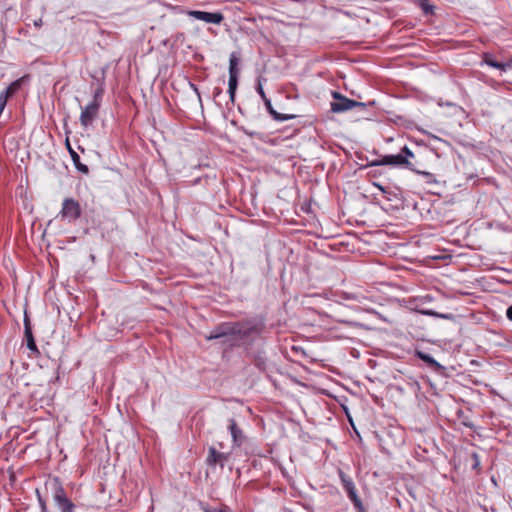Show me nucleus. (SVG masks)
Wrapping results in <instances>:
<instances>
[{
	"instance_id": "obj_30",
	"label": "nucleus",
	"mask_w": 512,
	"mask_h": 512,
	"mask_svg": "<svg viewBox=\"0 0 512 512\" xmlns=\"http://www.w3.org/2000/svg\"><path fill=\"white\" fill-rule=\"evenodd\" d=\"M423 313L425 315H430V316H439L436 312H434L432 310H427V311H424Z\"/></svg>"
},
{
	"instance_id": "obj_27",
	"label": "nucleus",
	"mask_w": 512,
	"mask_h": 512,
	"mask_svg": "<svg viewBox=\"0 0 512 512\" xmlns=\"http://www.w3.org/2000/svg\"><path fill=\"white\" fill-rule=\"evenodd\" d=\"M257 92L259 93V95L261 96L262 99H265L267 98L264 90H263V87L262 85L259 83L258 86H257Z\"/></svg>"
},
{
	"instance_id": "obj_2",
	"label": "nucleus",
	"mask_w": 512,
	"mask_h": 512,
	"mask_svg": "<svg viewBox=\"0 0 512 512\" xmlns=\"http://www.w3.org/2000/svg\"><path fill=\"white\" fill-rule=\"evenodd\" d=\"M410 158H414V153L407 147L404 146L401 152L397 155H385L381 159L374 160L370 163L371 166H396L405 167L411 171H416Z\"/></svg>"
},
{
	"instance_id": "obj_7",
	"label": "nucleus",
	"mask_w": 512,
	"mask_h": 512,
	"mask_svg": "<svg viewBox=\"0 0 512 512\" xmlns=\"http://www.w3.org/2000/svg\"><path fill=\"white\" fill-rule=\"evenodd\" d=\"M99 103L91 102L89 103L81 112L80 122L84 127H88L92 125L93 121L96 119L99 111Z\"/></svg>"
},
{
	"instance_id": "obj_29",
	"label": "nucleus",
	"mask_w": 512,
	"mask_h": 512,
	"mask_svg": "<svg viewBox=\"0 0 512 512\" xmlns=\"http://www.w3.org/2000/svg\"><path fill=\"white\" fill-rule=\"evenodd\" d=\"M506 316L509 320L512 321V305L507 308Z\"/></svg>"
},
{
	"instance_id": "obj_13",
	"label": "nucleus",
	"mask_w": 512,
	"mask_h": 512,
	"mask_svg": "<svg viewBox=\"0 0 512 512\" xmlns=\"http://www.w3.org/2000/svg\"><path fill=\"white\" fill-rule=\"evenodd\" d=\"M417 356L423 360L427 365L438 373H442L445 368L435 361L429 354L418 351Z\"/></svg>"
},
{
	"instance_id": "obj_34",
	"label": "nucleus",
	"mask_w": 512,
	"mask_h": 512,
	"mask_svg": "<svg viewBox=\"0 0 512 512\" xmlns=\"http://www.w3.org/2000/svg\"><path fill=\"white\" fill-rule=\"evenodd\" d=\"M220 93H221V90H220V89H218V90H217V92H216V94H217V95H219Z\"/></svg>"
},
{
	"instance_id": "obj_24",
	"label": "nucleus",
	"mask_w": 512,
	"mask_h": 512,
	"mask_svg": "<svg viewBox=\"0 0 512 512\" xmlns=\"http://www.w3.org/2000/svg\"><path fill=\"white\" fill-rule=\"evenodd\" d=\"M102 96H103V89L102 88H98L95 91V93H94V98H93L92 102H97L100 105L101 104V100H102Z\"/></svg>"
},
{
	"instance_id": "obj_20",
	"label": "nucleus",
	"mask_w": 512,
	"mask_h": 512,
	"mask_svg": "<svg viewBox=\"0 0 512 512\" xmlns=\"http://www.w3.org/2000/svg\"><path fill=\"white\" fill-rule=\"evenodd\" d=\"M414 2L422 9L424 14L428 15L433 13L434 6L430 5L428 0H414Z\"/></svg>"
},
{
	"instance_id": "obj_8",
	"label": "nucleus",
	"mask_w": 512,
	"mask_h": 512,
	"mask_svg": "<svg viewBox=\"0 0 512 512\" xmlns=\"http://www.w3.org/2000/svg\"><path fill=\"white\" fill-rule=\"evenodd\" d=\"M228 429L230 431L231 437H232V448H239L243 445L245 442V435L242 431V429L237 425V422L235 419L231 418L228 420Z\"/></svg>"
},
{
	"instance_id": "obj_12",
	"label": "nucleus",
	"mask_w": 512,
	"mask_h": 512,
	"mask_svg": "<svg viewBox=\"0 0 512 512\" xmlns=\"http://www.w3.org/2000/svg\"><path fill=\"white\" fill-rule=\"evenodd\" d=\"M66 144H67V148L69 150L70 156L72 158V161H73L76 169L78 171H80L81 173H83V174H88L89 173L88 166L83 164V163H81L80 156L71 148L68 140L66 141Z\"/></svg>"
},
{
	"instance_id": "obj_5",
	"label": "nucleus",
	"mask_w": 512,
	"mask_h": 512,
	"mask_svg": "<svg viewBox=\"0 0 512 512\" xmlns=\"http://www.w3.org/2000/svg\"><path fill=\"white\" fill-rule=\"evenodd\" d=\"M332 97L334 101L331 102V111L334 113L345 112L353 109L354 107H365L364 103L348 99L339 92H332Z\"/></svg>"
},
{
	"instance_id": "obj_4",
	"label": "nucleus",
	"mask_w": 512,
	"mask_h": 512,
	"mask_svg": "<svg viewBox=\"0 0 512 512\" xmlns=\"http://www.w3.org/2000/svg\"><path fill=\"white\" fill-rule=\"evenodd\" d=\"M82 209L80 203L73 198H65L58 216L69 223L75 222L81 217Z\"/></svg>"
},
{
	"instance_id": "obj_23",
	"label": "nucleus",
	"mask_w": 512,
	"mask_h": 512,
	"mask_svg": "<svg viewBox=\"0 0 512 512\" xmlns=\"http://www.w3.org/2000/svg\"><path fill=\"white\" fill-rule=\"evenodd\" d=\"M205 512H231V509L227 505H222L219 508H205Z\"/></svg>"
},
{
	"instance_id": "obj_19",
	"label": "nucleus",
	"mask_w": 512,
	"mask_h": 512,
	"mask_svg": "<svg viewBox=\"0 0 512 512\" xmlns=\"http://www.w3.org/2000/svg\"><path fill=\"white\" fill-rule=\"evenodd\" d=\"M264 103H265V106L266 108L269 110V112L274 116V118L276 120H287V119H291L293 118L294 116H288V115H285V116H281L280 114H278L277 112H275L272 108V104H271V101L269 98H265L263 99Z\"/></svg>"
},
{
	"instance_id": "obj_3",
	"label": "nucleus",
	"mask_w": 512,
	"mask_h": 512,
	"mask_svg": "<svg viewBox=\"0 0 512 512\" xmlns=\"http://www.w3.org/2000/svg\"><path fill=\"white\" fill-rule=\"evenodd\" d=\"M50 485L53 490V499L61 512H74L75 504L67 497L58 478H54Z\"/></svg>"
},
{
	"instance_id": "obj_25",
	"label": "nucleus",
	"mask_w": 512,
	"mask_h": 512,
	"mask_svg": "<svg viewBox=\"0 0 512 512\" xmlns=\"http://www.w3.org/2000/svg\"><path fill=\"white\" fill-rule=\"evenodd\" d=\"M37 496H38V501H39V505H40V508H41V512H47V506H46V502L45 500L41 497L39 491L37 490Z\"/></svg>"
},
{
	"instance_id": "obj_6",
	"label": "nucleus",
	"mask_w": 512,
	"mask_h": 512,
	"mask_svg": "<svg viewBox=\"0 0 512 512\" xmlns=\"http://www.w3.org/2000/svg\"><path fill=\"white\" fill-rule=\"evenodd\" d=\"M190 17L211 24H220L224 20V16L220 12H206L199 10H191L187 13Z\"/></svg>"
},
{
	"instance_id": "obj_32",
	"label": "nucleus",
	"mask_w": 512,
	"mask_h": 512,
	"mask_svg": "<svg viewBox=\"0 0 512 512\" xmlns=\"http://www.w3.org/2000/svg\"><path fill=\"white\" fill-rule=\"evenodd\" d=\"M190 85H191L193 91L198 95V97H200V92H199L197 86L192 83H190Z\"/></svg>"
},
{
	"instance_id": "obj_10",
	"label": "nucleus",
	"mask_w": 512,
	"mask_h": 512,
	"mask_svg": "<svg viewBox=\"0 0 512 512\" xmlns=\"http://www.w3.org/2000/svg\"><path fill=\"white\" fill-rule=\"evenodd\" d=\"M24 335H25L28 349L31 350L32 352H38V349H37V346H36V343H35V340H34V337L32 334L30 319L26 313H25V317H24Z\"/></svg>"
},
{
	"instance_id": "obj_1",
	"label": "nucleus",
	"mask_w": 512,
	"mask_h": 512,
	"mask_svg": "<svg viewBox=\"0 0 512 512\" xmlns=\"http://www.w3.org/2000/svg\"><path fill=\"white\" fill-rule=\"evenodd\" d=\"M264 324L257 320H245L239 322H224L217 325L206 336L207 340L220 339L221 343L230 347L239 346L242 342L252 340L259 336Z\"/></svg>"
},
{
	"instance_id": "obj_22",
	"label": "nucleus",
	"mask_w": 512,
	"mask_h": 512,
	"mask_svg": "<svg viewBox=\"0 0 512 512\" xmlns=\"http://www.w3.org/2000/svg\"><path fill=\"white\" fill-rule=\"evenodd\" d=\"M471 458L473 460L472 469L480 471V456L478 455V453H471Z\"/></svg>"
},
{
	"instance_id": "obj_26",
	"label": "nucleus",
	"mask_w": 512,
	"mask_h": 512,
	"mask_svg": "<svg viewBox=\"0 0 512 512\" xmlns=\"http://www.w3.org/2000/svg\"><path fill=\"white\" fill-rule=\"evenodd\" d=\"M8 98L0 93V115L2 114L3 110L5 109V106L7 104Z\"/></svg>"
},
{
	"instance_id": "obj_15",
	"label": "nucleus",
	"mask_w": 512,
	"mask_h": 512,
	"mask_svg": "<svg viewBox=\"0 0 512 512\" xmlns=\"http://www.w3.org/2000/svg\"><path fill=\"white\" fill-rule=\"evenodd\" d=\"M237 86H238V76H229L228 93H229L230 100L232 103L235 101Z\"/></svg>"
},
{
	"instance_id": "obj_31",
	"label": "nucleus",
	"mask_w": 512,
	"mask_h": 512,
	"mask_svg": "<svg viewBox=\"0 0 512 512\" xmlns=\"http://www.w3.org/2000/svg\"><path fill=\"white\" fill-rule=\"evenodd\" d=\"M374 186H376L379 190H381L382 193H386L387 192L386 189L382 185H380L378 183H374Z\"/></svg>"
},
{
	"instance_id": "obj_18",
	"label": "nucleus",
	"mask_w": 512,
	"mask_h": 512,
	"mask_svg": "<svg viewBox=\"0 0 512 512\" xmlns=\"http://www.w3.org/2000/svg\"><path fill=\"white\" fill-rule=\"evenodd\" d=\"M21 82L22 80L21 79H18L14 82H12L4 91H2L1 93L3 95H5L7 98L11 97L14 93L17 92V90L20 88L21 86Z\"/></svg>"
},
{
	"instance_id": "obj_16",
	"label": "nucleus",
	"mask_w": 512,
	"mask_h": 512,
	"mask_svg": "<svg viewBox=\"0 0 512 512\" xmlns=\"http://www.w3.org/2000/svg\"><path fill=\"white\" fill-rule=\"evenodd\" d=\"M238 57L232 53L230 55V59H229V76H238L239 75V69L237 67L238 65Z\"/></svg>"
},
{
	"instance_id": "obj_9",
	"label": "nucleus",
	"mask_w": 512,
	"mask_h": 512,
	"mask_svg": "<svg viewBox=\"0 0 512 512\" xmlns=\"http://www.w3.org/2000/svg\"><path fill=\"white\" fill-rule=\"evenodd\" d=\"M229 456V453L219 452L216 450L215 447H210L208 450L206 463L209 466L220 465L221 467H223L224 464L228 461Z\"/></svg>"
},
{
	"instance_id": "obj_14",
	"label": "nucleus",
	"mask_w": 512,
	"mask_h": 512,
	"mask_svg": "<svg viewBox=\"0 0 512 512\" xmlns=\"http://www.w3.org/2000/svg\"><path fill=\"white\" fill-rule=\"evenodd\" d=\"M483 62L485 64H487L488 66L490 67H493V68H496V69H500L502 71H506L509 67H510V64L508 63H502V62H498L496 61L491 54H484L483 56Z\"/></svg>"
},
{
	"instance_id": "obj_17",
	"label": "nucleus",
	"mask_w": 512,
	"mask_h": 512,
	"mask_svg": "<svg viewBox=\"0 0 512 512\" xmlns=\"http://www.w3.org/2000/svg\"><path fill=\"white\" fill-rule=\"evenodd\" d=\"M350 501L353 503V506L356 510V512H366L365 511V507L362 503V500L360 499V497L358 496L357 492L355 493H352L351 495L347 496Z\"/></svg>"
},
{
	"instance_id": "obj_28",
	"label": "nucleus",
	"mask_w": 512,
	"mask_h": 512,
	"mask_svg": "<svg viewBox=\"0 0 512 512\" xmlns=\"http://www.w3.org/2000/svg\"><path fill=\"white\" fill-rule=\"evenodd\" d=\"M321 393H323V394H325V395H328V396H330V397H334V398H335V399H336V400H337V401H338V402L343 406V403H342L339 399H337V397H336V396L332 395V394H331L329 391H327L326 389H321Z\"/></svg>"
},
{
	"instance_id": "obj_11",
	"label": "nucleus",
	"mask_w": 512,
	"mask_h": 512,
	"mask_svg": "<svg viewBox=\"0 0 512 512\" xmlns=\"http://www.w3.org/2000/svg\"><path fill=\"white\" fill-rule=\"evenodd\" d=\"M341 485L346 492L347 496L357 492L353 479L341 469L338 470Z\"/></svg>"
},
{
	"instance_id": "obj_21",
	"label": "nucleus",
	"mask_w": 512,
	"mask_h": 512,
	"mask_svg": "<svg viewBox=\"0 0 512 512\" xmlns=\"http://www.w3.org/2000/svg\"><path fill=\"white\" fill-rule=\"evenodd\" d=\"M458 418H459V420H460V423H461L462 425H464L465 427H468V428H470V429H474V428H475V426H474L473 422L470 420V418H469L468 416H466V415L464 414V412L460 411V412L458 413Z\"/></svg>"
},
{
	"instance_id": "obj_33",
	"label": "nucleus",
	"mask_w": 512,
	"mask_h": 512,
	"mask_svg": "<svg viewBox=\"0 0 512 512\" xmlns=\"http://www.w3.org/2000/svg\"><path fill=\"white\" fill-rule=\"evenodd\" d=\"M41 25V19H39L38 21H35V26H40Z\"/></svg>"
}]
</instances>
